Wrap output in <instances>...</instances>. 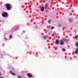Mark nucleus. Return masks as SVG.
<instances>
[{
    "label": "nucleus",
    "instance_id": "nucleus-3",
    "mask_svg": "<svg viewBox=\"0 0 78 78\" xmlns=\"http://www.w3.org/2000/svg\"><path fill=\"white\" fill-rule=\"evenodd\" d=\"M27 76L28 77H29V78H32V77H33V76H32V75L30 73H27Z\"/></svg>",
    "mask_w": 78,
    "mask_h": 78
},
{
    "label": "nucleus",
    "instance_id": "nucleus-9",
    "mask_svg": "<svg viewBox=\"0 0 78 78\" xmlns=\"http://www.w3.org/2000/svg\"><path fill=\"white\" fill-rule=\"evenodd\" d=\"M48 36H44V39H48Z\"/></svg>",
    "mask_w": 78,
    "mask_h": 78
},
{
    "label": "nucleus",
    "instance_id": "nucleus-18",
    "mask_svg": "<svg viewBox=\"0 0 78 78\" xmlns=\"http://www.w3.org/2000/svg\"><path fill=\"white\" fill-rule=\"evenodd\" d=\"M12 37V35H10V38L11 39Z\"/></svg>",
    "mask_w": 78,
    "mask_h": 78
},
{
    "label": "nucleus",
    "instance_id": "nucleus-21",
    "mask_svg": "<svg viewBox=\"0 0 78 78\" xmlns=\"http://www.w3.org/2000/svg\"><path fill=\"white\" fill-rule=\"evenodd\" d=\"M76 38H78V36H77L76 37Z\"/></svg>",
    "mask_w": 78,
    "mask_h": 78
},
{
    "label": "nucleus",
    "instance_id": "nucleus-17",
    "mask_svg": "<svg viewBox=\"0 0 78 78\" xmlns=\"http://www.w3.org/2000/svg\"><path fill=\"white\" fill-rule=\"evenodd\" d=\"M76 47H78V43H76Z\"/></svg>",
    "mask_w": 78,
    "mask_h": 78
},
{
    "label": "nucleus",
    "instance_id": "nucleus-16",
    "mask_svg": "<svg viewBox=\"0 0 78 78\" xmlns=\"http://www.w3.org/2000/svg\"><path fill=\"white\" fill-rule=\"evenodd\" d=\"M53 29H54V27L53 26H52L51 27V30H53Z\"/></svg>",
    "mask_w": 78,
    "mask_h": 78
},
{
    "label": "nucleus",
    "instance_id": "nucleus-24",
    "mask_svg": "<svg viewBox=\"0 0 78 78\" xmlns=\"http://www.w3.org/2000/svg\"><path fill=\"white\" fill-rule=\"evenodd\" d=\"M1 76V73H0V76Z\"/></svg>",
    "mask_w": 78,
    "mask_h": 78
},
{
    "label": "nucleus",
    "instance_id": "nucleus-2",
    "mask_svg": "<svg viewBox=\"0 0 78 78\" xmlns=\"http://www.w3.org/2000/svg\"><path fill=\"white\" fill-rule=\"evenodd\" d=\"M64 41H63L62 40H61L60 42V44L62 45H64Z\"/></svg>",
    "mask_w": 78,
    "mask_h": 78
},
{
    "label": "nucleus",
    "instance_id": "nucleus-12",
    "mask_svg": "<svg viewBox=\"0 0 78 78\" xmlns=\"http://www.w3.org/2000/svg\"><path fill=\"white\" fill-rule=\"evenodd\" d=\"M62 51H66V49H65V48H62Z\"/></svg>",
    "mask_w": 78,
    "mask_h": 78
},
{
    "label": "nucleus",
    "instance_id": "nucleus-19",
    "mask_svg": "<svg viewBox=\"0 0 78 78\" xmlns=\"http://www.w3.org/2000/svg\"><path fill=\"white\" fill-rule=\"evenodd\" d=\"M5 40H7V39H6V38H5Z\"/></svg>",
    "mask_w": 78,
    "mask_h": 78
},
{
    "label": "nucleus",
    "instance_id": "nucleus-11",
    "mask_svg": "<svg viewBox=\"0 0 78 78\" xmlns=\"http://www.w3.org/2000/svg\"><path fill=\"white\" fill-rule=\"evenodd\" d=\"M69 21L70 22H73V20H72V19L71 18L69 19Z\"/></svg>",
    "mask_w": 78,
    "mask_h": 78
},
{
    "label": "nucleus",
    "instance_id": "nucleus-8",
    "mask_svg": "<svg viewBox=\"0 0 78 78\" xmlns=\"http://www.w3.org/2000/svg\"><path fill=\"white\" fill-rule=\"evenodd\" d=\"M41 11H44V6H42Z\"/></svg>",
    "mask_w": 78,
    "mask_h": 78
},
{
    "label": "nucleus",
    "instance_id": "nucleus-5",
    "mask_svg": "<svg viewBox=\"0 0 78 78\" xmlns=\"http://www.w3.org/2000/svg\"><path fill=\"white\" fill-rule=\"evenodd\" d=\"M7 13L6 12H5L2 14L3 17H5L7 16Z\"/></svg>",
    "mask_w": 78,
    "mask_h": 78
},
{
    "label": "nucleus",
    "instance_id": "nucleus-13",
    "mask_svg": "<svg viewBox=\"0 0 78 78\" xmlns=\"http://www.w3.org/2000/svg\"><path fill=\"white\" fill-rule=\"evenodd\" d=\"M48 22L49 23H50V22H51V20H50L48 21Z\"/></svg>",
    "mask_w": 78,
    "mask_h": 78
},
{
    "label": "nucleus",
    "instance_id": "nucleus-23",
    "mask_svg": "<svg viewBox=\"0 0 78 78\" xmlns=\"http://www.w3.org/2000/svg\"><path fill=\"white\" fill-rule=\"evenodd\" d=\"M74 58H76V57H75V56H74Z\"/></svg>",
    "mask_w": 78,
    "mask_h": 78
},
{
    "label": "nucleus",
    "instance_id": "nucleus-15",
    "mask_svg": "<svg viewBox=\"0 0 78 78\" xmlns=\"http://www.w3.org/2000/svg\"><path fill=\"white\" fill-rule=\"evenodd\" d=\"M18 78H22V76H18Z\"/></svg>",
    "mask_w": 78,
    "mask_h": 78
},
{
    "label": "nucleus",
    "instance_id": "nucleus-22",
    "mask_svg": "<svg viewBox=\"0 0 78 78\" xmlns=\"http://www.w3.org/2000/svg\"><path fill=\"white\" fill-rule=\"evenodd\" d=\"M52 36H53V37L55 36L54 34H52Z\"/></svg>",
    "mask_w": 78,
    "mask_h": 78
},
{
    "label": "nucleus",
    "instance_id": "nucleus-10",
    "mask_svg": "<svg viewBox=\"0 0 78 78\" xmlns=\"http://www.w3.org/2000/svg\"><path fill=\"white\" fill-rule=\"evenodd\" d=\"M76 51L75 52V53L76 54H77L78 53V48H76Z\"/></svg>",
    "mask_w": 78,
    "mask_h": 78
},
{
    "label": "nucleus",
    "instance_id": "nucleus-20",
    "mask_svg": "<svg viewBox=\"0 0 78 78\" xmlns=\"http://www.w3.org/2000/svg\"><path fill=\"white\" fill-rule=\"evenodd\" d=\"M31 6L30 5L28 7V8H30Z\"/></svg>",
    "mask_w": 78,
    "mask_h": 78
},
{
    "label": "nucleus",
    "instance_id": "nucleus-25",
    "mask_svg": "<svg viewBox=\"0 0 78 78\" xmlns=\"http://www.w3.org/2000/svg\"><path fill=\"white\" fill-rule=\"evenodd\" d=\"M0 78H4L2 77H0Z\"/></svg>",
    "mask_w": 78,
    "mask_h": 78
},
{
    "label": "nucleus",
    "instance_id": "nucleus-1",
    "mask_svg": "<svg viewBox=\"0 0 78 78\" xmlns=\"http://www.w3.org/2000/svg\"><path fill=\"white\" fill-rule=\"evenodd\" d=\"M5 6H6V8L9 10L11 9V6H10V4H5Z\"/></svg>",
    "mask_w": 78,
    "mask_h": 78
},
{
    "label": "nucleus",
    "instance_id": "nucleus-6",
    "mask_svg": "<svg viewBox=\"0 0 78 78\" xmlns=\"http://www.w3.org/2000/svg\"><path fill=\"white\" fill-rule=\"evenodd\" d=\"M10 73H11V74H12V75H16L15 73H12V72L11 71H10Z\"/></svg>",
    "mask_w": 78,
    "mask_h": 78
},
{
    "label": "nucleus",
    "instance_id": "nucleus-14",
    "mask_svg": "<svg viewBox=\"0 0 78 78\" xmlns=\"http://www.w3.org/2000/svg\"><path fill=\"white\" fill-rule=\"evenodd\" d=\"M62 40L64 42V41H66L67 40L66 39V38H63Z\"/></svg>",
    "mask_w": 78,
    "mask_h": 78
},
{
    "label": "nucleus",
    "instance_id": "nucleus-4",
    "mask_svg": "<svg viewBox=\"0 0 78 78\" xmlns=\"http://www.w3.org/2000/svg\"><path fill=\"white\" fill-rule=\"evenodd\" d=\"M49 5V4L48 3H47L46 4L45 6L44 7V9L46 10L47 9V7H48V5Z\"/></svg>",
    "mask_w": 78,
    "mask_h": 78
},
{
    "label": "nucleus",
    "instance_id": "nucleus-7",
    "mask_svg": "<svg viewBox=\"0 0 78 78\" xmlns=\"http://www.w3.org/2000/svg\"><path fill=\"white\" fill-rule=\"evenodd\" d=\"M59 42V41L58 40H56V41H55V44H58Z\"/></svg>",
    "mask_w": 78,
    "mask_h": 78
}]
</instances>
